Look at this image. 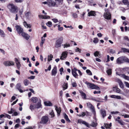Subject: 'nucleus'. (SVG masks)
<instances>
[{
    "label": "nucleus",
    "instance_id": "obj_62",
    "mask_svg": "<svg viewBox=\"0 0 129 129\" xmlns=\"http://www.w3.org/2000/svg\"><path fill=\"white\" fill-rule=\"evenodd\" d=\"M14 112V110L12 108H11L10 111H8V113L10 114Z\"/></svg>",
    "mask_w": 129,
    "mask_h": 129
},
{
    "label": "nucleus",
    "instance_id": "obj_46",
    "mask_svg": "<svg viewBox=\"0 0 129 129\" xmlns=\"http://www.w3.org/2000/svg\"><path fill=\"white\" fill-rule=\"evenodd\" d=\"M86 73L88 74V75H92V73L91 71L89 70H87L86 71Z\"/></svg>",
    "mask_w": 129,
    "mask_h": 129
},
{
    "label": "nucleus",
    "instance_id": "obj_32",
    "mask_svg": "<svg viewBox=\"0 0 129 129\" xmlns=\"http://www.w3.org/2000/svg\"><path fill=\"white\" fill-rule=\"evenodd\" d=\"M16 87L18 90H19L21 87V84L20 83H17L16 86Z\"/></svg>",
    "mask_w": 129,
    "mask_h": 129
},
{
    "label": "nucleus",
    "instance_id": "obj_42",
    "mask_svg": "<svg viewBox=\"0 0 129 129\" xmlns=\"http://www.w3.org/2000/svg\"><path fill=\"white\" fill-rule=\"evenodd\" d=\"M99 40L97 38H94L93 39V42L94 43H97L98 42Z\"/></svg>",
    "mask_w": 129,
    "mask_h": 129
},
{
    "label": "nucleus",
    "instance_id": "obj_35",
    "mask_svg": "<svg viewBox=\"0 0 129 129\" xmlns=\"http://www.w3.org/2000/svg\"><path fill=\"white\" fill-rule=\"evenodd\" d=\"M68 87V84L67 83H64L63 85V90H64L67 89Z\"/></svg>",
    "mask_w": 129,
    "mask_h": 129
},
{
    "label": "nucleus",
    "instance_id": "obj_5",
    "mask_svg": "<svg viewBox=\"0 0 129 129\" xmlns=\"http://www.w3.org/2000/svg\"><path fill=\"white\" fill-rule=\"evenodd\" d=\"M48 5L50 7H57L55 2L52 0H48Z\"/></svg>",
    "mask_w": 129,
    "mask_h": 129
},
{
    "label": "nucleus",
    "instance_id": "obj_4",
    "mask_svg": "<svg viewBox=\"0 0 129 129\" xmlns=\"http://www.w3.org/2000/svg\"><path fill=\"white\" fill-rule=\"evenodd\" d=\"M85 83L87 85L88 88H90L92 89H100V88L99 87L94 84L87 82H85Z\"/></svg>",
    "mask_w": 129,
    "mask_h": 129
},
{
    "label": "nucleus",
    "instance_id": "obj_55",
    "mask_svg": "<svg viewBox=\"0 0 129 129\" xmlns=\"http://www.w3.org/2000/svg\"><path fill=\"white\" fill-rule=\"evenodd\" d=\"M52 20L55 23H56L58 22V20L56 19H53Z\"/></svg>",
    "mask_w": 129,
    "mask_h": 129
},
{
    "label": "nucleus",
    "instance_id": "obj_12",
    "mask_svg": "<svg viewBox=\"0 0 129 129\" xmlns=\"http://www.w3.org/2000/svg\"><path fill=\"white\" fill-rule=\"evenodd\" d=\"M78 122L81 124H84L88 127H89V125L88 123L82 119H79L78 120Z\"/></svg>",
    "mask_w": 129,
    "mask_h": 129
},
{
    "label": "nucleus",
    "instance_id": "obj_15",
    "mask_svg": "<svg viewBox=\"0 0 129 129\" xmlns=\"http://www.w3.org/2000/svg\"><path fill=\"white\" fill-rule=\"evenodd\" d=\"M15 61L17 65V68L18 69H19L21 67V64L19 60L16 58H15Z\"/></svg>",
    "mask_w": 129,
    "mask_h": 129
},
{
    "label": "nucleus",
    "instance_id": "obj_23",
    "mask_svg": "<svg viewBox=\"0 0 129 129\" xmlns=\"http://www.w3.org/2000/svg\"><path fill=\"white\" fill-rule=\"evenodd\" d=\"M36 108L39 109L42 107V105L41 104V101L40 100L39 101L37 102V104L35 105Z\"/></svg>",
    "mask_w": 129,
    "mask_h": 129
},
{
    "label": "nucleus",
    "instance_id": "obj_11",
    "mask_svg": "<svg viewBox=\"0 0 129 129\" xmlns=\"http://www.w3.org/2000/svg\"><path fill=\"white\" fill-rule=\"evenodd\" d=\"M48 120V118L46 116H44L42 118L41 123L44 124H46Z\"/></svg>",
    "mask_w": 129,
    "mask_h": 129
},
{
    "label": "nucleus",
    "instance_id": "obj_2",
    "mask_svg": "<svg viewBox=\"0 0 129 129\" xmlns=\"http://www.w3.org/2000/svg\"><path fill=\"white\" fill-rule=\"evenodd\" d=\"M126 62L129 63V59L125 56H122L118 58L116 60V63L118 64H121Z\"/></svg>",
    "mask_w": 129,
    "mask_h": 129
},
{
    "label": "nucleus",
    "instance_id": "obj_50",
    "mask_svg": "<svg viewBox=\"0 0 129 129\" xmlns=\"http://www.w3.org/2000/svg\"><path fill=\"white\" fill-rule=\"evenodd\" d=\"M50 115L51 116V117H53L55 115L53 110H52L51 112L50 113Z\"/></svg>",
    "mask_w": 129,
    "mask_h": 129
},
{
    "label": "nucleus",
    "instance_id": "obj_17",
    "mask_svg": "<svg viewBox=\"0 0 129 129\" xmlns=\"http://www.w3.org/2000/svg\"><path fill=\"white\" fill-rule=\"evenodd\" d=\"M57 73V67L55 66L54 67L52 71V76H55Z\"/></svg>",
    "mask_w": 129,
    "mask_h": 129
},
{
    "label": "nucleus",
    "instance_id": "obj_54",
    "mask_svg": "<svg viewBox=\"0 0 129 129\" xmlns=\"http://www.w3.org/2000/svg\"><path fill=\"white\" fill-rule=\"evenodd\" d=\"M120 115H121L124 116V118H129V115H126L125 114L124 115L120 114Z\"/></svg>",
    "mask_w": 129,
    "mask_h": 129
},
{
    "label": "nucleus",
    "instance_id": "obj_28",
    "mask_svg": "<svg viewBox=\"0 0 129 129\" xmlns=\"http://www.w3.org/2000/svg\"><path fill=\"white\" fill-rule=\"evenodd\" d=\"M23 83L25 86H27L29 84V82L27 79H26L24 80Z\"/></svg>",
    "mask_w": 129,
    "mask_h": 129
},
{
    "label": "nucleus",
    "instance_id": "obj_22",
    "mask_svg": "<svg viewBox=\"0 0 129 129\" xmlns=\"http://www.w3.org/2000/svg\"><path fill=\"white\" fill-rule=\"evenodd\" d=\"M57 6L58 7L62 4L63 0H55Z\"/></svg>",
    "mask_w": 129,
    "mask_h": 129
},
{
    "label": "nucleus",
    "instance_id": "obj_9",
    "mask_svg": "<svg viewBox=\"0 0 129 129\" xmlns=\"http://www.w3.org/2000/svg\"><path fill=\"white\" fill-rule=\"evenodd\" d=\"M77 69L74 68L72 70V73L73 76L76 78H78V75L76 71Z\"/></svg>",
    "mask_w": 129,
    "mask_h": 129
},
{
    "label": "nucleus",
    "instance_id": "obj_10",
    "mask_svg": "<svg viewBox=\"0 0 129 129\" xmlns=\"http://www.w3.org/2000/svg\"><path fill=\"white\" fill-rule=\"evenodd\" d=\"M104 16L106 19L109 20L111 19V15L109 12H106L104 13Z\"/></svg>",
    "mask_w": 129,
    "mask_h": 129
},
{
    "label": "nucleus",
    "instance_id": "obj_25",
    "mask_svg": "<svg viewBox=\"0 0 129 129\" xmlns=\"http://www.w3.org/2000/svg\"><path fill=\"white\" fill-rule=\"evenodd\" d=\"M121 77L129 81V77L126 76L124 74L121 75Z\"/></svg>",
    "mask_w": 129,
    "mask_h": 129
},
{
    "label": "nucleus",
    "instance_id": "obj_31",
    "mask_svg": "<svg viewBox=\"0 0 129 129\" xmlns=\"http://www.w3.org/2000/svg\"><path fill=\"white\" fill-rule=\"evenodd\" d=\"M123 2L124 5H127V7L129 6V2L127 0H123Z\"/></svg>",
    "mask_w": 129,
    "mask_h": 129
},
{
    "label": "nucleus",
    "instance_id": "obj_18",
    "mask_svg": "<svg viewBox=\"0 0 129 129\" xmlns=\"http://www.w3.org/2000/svg\"><path fill=\"white\" fill-rule=\"evenodd\" d=\"M96 15L95 12L92 11H91L89 12L88 14V16H95Z\"/></svg>",
    "mask_w": 129,
    "mask_h": 129
},
{
    "label": "nucleus",
    "instance_id": "obj_41",
    "mask_svg": "<svg viewBox=\"0 0 129 129\" xmlns=\"http://www.w3.org/2000/svg\"><path fill=\"white\" fill-rule=\"evenodd\" d=\"M122 50L124 52H126L129 53V49H127L125 48H122Z\"/></svg>",
    "mask_w": 129,
    "mask_h": 129
},
{
    "label": "nucleus",
    "instance_id": "obj_56",
    "mask_svg": "<svg viewBox=\"0 0 129 129\" xmlns=\"http://www.w3.org/2000/svg\"><path fill=\"white\" fill-rule=\"evenodd\" d=\"M115 80L116 81L118 82V83L119 84L122 82L118 78H116V79Z\"/></svg>",
    "mask_w": 129,
    "mask_h": 129
},
{
    "label": "nucleus",
    "instance_id": "obj_13",
    "mask_svg": "<svg viewBox=\"0 0 129 129\" xmlns=\"http://www.w3.org/2000/svg\"><path fill=\"white\" fill-rule=\"evenodd\" d=\"M21 35L26 40H28L30 37L29 35L28 34L24 32L22 33Z\"/></svg>",
    "mask_w": 129,
    "mask_h": 129
},
{
    "label": "nucleus",
    "instance_id": "obj_51",
    "mask_svg": "<svg viewBox=\"0 0 129 129\" xmlns=\"http://www.w3.org/2000/svg\"><path fill=\"white\" fill-rule=\"evenodd\" d=\"M119 86L121 88H124V85L123 84V83L121 82H120V83H119Z\"/></svg>",
    "mask_w": 129,
    "mask_h": 129
},
{
    "label": "nucleus",
    "instance_id": "obj_30",
    "mask_svg": "<svg viewBox=\"0 0 129 129\" xmlns=\"http://www.w3.org/2000/svg\"><path fill=\"white\" fill-rule=\"evenodd\" d=\"M0 35L2 37H5V34L4 31L2 29H0Z\"/></svg>",
    "mask_w": 129,
    "mask_h": 129
},
{
    "label": "nucleus",
    "instance_id": "obj_26",
    "mask_svg": "<svg viewBox=\"0 0 129 129\" xmlns=\"http://www.w3.org/2000/svg\"><path fill=\"white\" fill-rule=\"evenodd\" d=\"M23 23L24 26L26 27H27V28H30L31 27V25L29 24H27L26 22L24 21Z\"/></svg>",
    "mask_w": 129,
    "mask_h": 129
},
{
    "label": "nucleus",
    "instance_id": "obj_38",
    "mask_svg": "<svg viewBox=\"0 0 129 129\" xmlns=\"http://www.w3.org/2000/svg\"><path fill=\"white\" fill-rule=\"evenodd\" d=\"M64 117L67 121H68L69 122L70 121V120L69 119L68 116L66 114H64Z\"/></svg>",
    "mask_w": 129,
    "mask_h": 129
},
{
    "label": "nucleus",
    "instance_id": "obj_7",
    "mask_svg": "<svg viewBox=\"0 0 129 129\" xmlns=\"http://www.w3.org/2000/svg\"><path fill=\"white\" fill-rule=\"evenodd\" d=\"M15 27L18 34H21L23 32V29L20 26L16 25Z\"/></svg>",
    "mask_w": 129,
    "mask_h": 129
},
{
    "label": "nucleus",
    "instance_id": "obj_14",
    "mask_svg": "<svg viewBox=\"0 0 129 129\" xmlns=\"http://www.w3.org/2000/svg\"><path fill=\"white\" fill-rule=\"evenodd\" d=\"M40 99H39L38 98L36 97H32L31 99V101L33 103H36L37 102H39Z\"/></svg>",
    "mask_w": 129,
    "mask_h": 129
},
{
    "label": "nucleus",
    "instance_id": "obj_20",
    "mask_svg": "<svg viewBox=\"0 0 129 129\" xmlns=\"http://www.w3.org/2000/svg\"><path fill=\"white\" fill-rule=\"evenodd\" d=\"M113 91L116 92L117 93H122L121 92V90L116 86L113 87Z\"/></svg>",
    "mask_w": 129,
    "mask_h": 129
},
{
    "label": "nucleus",
    "instance_id": "obj_61",
    "mask_svg": "<svg viewBox=\"0 0 129 129\" xmlns=\"http://www.w3.org/2000/svg\"><path fill=\"white\" fill-rule=\"evenodd\" d=\"M70 46V45L69 44H65L64 45V48H67L68 47Z\"/></svg>",
    "mask_w": 129,
    "mask_h": 129
},
{
    "label": "nucleus",
    "instance_id": "obj_52",
    "mask_svg": "<svg viewBox=\"0 0 129 129\" xmlns=\"http://www.w3.org/2000/svg\"><path fill=\"white\" fill-rule=\"evenodd\" d=\"M124 83L125 85V86L129 88V83L126 81L124 82Z\"/></svg>",
    "mask_w": 129,
    "mask_h": 129
},
{
    "label": "nucleus",
    "instance_id": "obj_64",
    "mask_svg": "<svg viewBox=\"0 0 129 129\" xmlns=\"http://www.w3.org/2000/svg\"><path fill=\"white\" fill-rule=\"evenodd\" d=\"M73 17L75 18H76L77 17V15L76 13H74L73 15Z\"/></svg>",
    "mask_w": 129,
    "mask_h": 129
},
{
    "label": "nucleus",
    "instance_id": "obj_34",
    "mask_svg": "<svg viewBox=\"0 0 129 129\" xmlns=\"http://www.w3.org/2000/svg\"><path fill=\"white\" fill-rule=\"evenodd\" d=\"M53 58V55H52L51 54L48 56V61H49L51 60H52V58Z\"/></svg>",
    "mask_w": 129,
    "mask_h": 129
},
{
    "label": "nucleus",
    "instance_id": "obj_36",
    "mask_svg": "<svg viewBox=\"0 0 129 129\" xmlns=\"http://www.w3.org/2000/svg\"><path fill=\"white\" fill-rule=\"evenodd\" d=\"M44 104L45 105L47 106H51L52 105V103L49 102H45Z\"/></svg>",
    "mask_w": 129,
    "mask_h": 129
},
{
    "label": "nucleus",
    "instance_id": "obj_19",
    "mask_svg": "<svg viewBox=\"0 0 129 129\" xmlns=\"http://www.w3.org/2000/svg\"><path fill=\"white\" fill-rule=\"evenodd\" d=\"M24 13L25 16L27 18L29 19L31 17V13L30 11L26 12Z\"/></svg>",
    "mask_w": 129,
    "mask_h": 129
},
{
    "label": "nucleus",
    "instance_id": "obj_49",
    "mask_svg": "<svg viewBox=\"0 0 129 129\" xmlns=\"http://www.w3.org/2000/svg\"><path fill=\"white\" fill-rule=\"evenodd\" d=\"M58 30L59 31H61L63 29V27H60V25H58Z\"/></svg>",
    "mask_w": 129,
    "mask_h": 129
},
{
    "label": "nucleus",
    "instance_id": "obj_40",
    "mask_svg": "<svg viewBox=\"0 0 129 129\" xmlns=\"http://www.w3.org/2000/svg\"><path fill=\"white\" fill-rule=\"evenodd\" d=\"M94 55L95 57L98 56L99 55L100 56V54L98 51H96L94 53Z\"/></svg>",
    "mask_w": 129,
    "mask_h": 129
},
{
    "label": "nucleus",
    "instance_id": "obj_59",
    "mask_svg": "<svg viewBox=\"0 0 129 129\" xmlns=\"http://www.w3.org/2000/svg\"><path fill=\"white\" fill-rule=\"evenodd\" d=\"M24 0H15V2L17 3H21Z\"/></svg>",
    "mask_w": 129,
    "mask_h": 129
},
{
    "label": "nucleus",
    "instance_id": "obj_21",
    "mask_svg": "<svg viewBox=\"0 0 129 129\" xmlns=\"http://www.w3.org/2000/svg\"><path fill=\"white\" fill-rule=\"evenodd\" d=\"M55 110L57 113V114L59 115L61 112V109L60 107H58L56 106H55Z\"/></svg>",
    "mask_w": 129,
    "mask_h": 129
},
{
    "label": "nucleus",
    "instance_id": "obj_44",
    "mask_svg": "<svg viewBox=\"0 0 129 129\" xmlns=\"http://www.w3.org/2000/svg\"><path fill=\"white\" fill-rule=\"evenodd\" d=\"M111 69H109L107 71V73L108 75H111L112 73Z\"/></svg>",
    "mask_w": 129,
    "mask_h": 129
},
{
    "label": "nucleus",
    "instance_id": "obj_24",
    "mask_svg": "<svg viewBox=\"0 0 129 129\" xmlns=\"http://www.w3.org/2000/svg\"><path fill=\"white\" fill-rule=\"evenodd\" d=\"M80 93L81 94V95L82 96V98L83 99H86V95L85 93L82 91H80Z\"/></svg>",
    "mask_w": 129,
    "mask_h": 129
},
{
    "label": "nucleus",
    "instance_id": "obj_3",
    "mask_svg": "<svg viewBox=\"0 0 129 129\" xmlns=\"http://www.w3.org/2000/svg\"><path fill=\"white\" fill-rule=\"evenodd\" d=\"M63 41V38L62 37H61L58 38L56 41L55 45V47L58 48L60 47Z\"/></svg>",
    "mask_w": 129,
    "mask_h": 129
},
{
    "label": "nucleus",
    "instance_id": "obj_48",
    "mask_svg": "<svg viewBox=\"0 0 129 129\" xmlns=\"http://www.w3.org/2000/svg\"><path fill=\"white\" fill-rule=\"evenodd\" d=\"M72 84L73 87H76L77 86V84L75 82H72Z\"/></svg>",
    "mask_w": 129,
    "mask_h": 129
},
{
    "label": "nucleus",
    "instance_id": "obj_47",
    "mask_svg": "<svg viewBox=\"0 0 129 129\" xmlns=\"http://www.w3.org/2000/svg\"><path fill=\"white\" fill-rule=\"evenodd\" d=\"M97 123H95L93 122H92L91 124V126H92L94 127L97 125Z\"/></svg>",
    "mask_w": 129,
    "mask_h": 129
},
{
    "label": "nucleus",
    "instance_id": "obj_58",
    "mask_svg": "<svg viewBox=\"0 0 129 129\" xmlns=\"http://www.w3.org/2000/svg\"><path fill=\"white\" fill-rule=\"evenodd\" d=\"M64 26L66 28H71V29H73V28L71 25L69 26H67L66 25H64Z\"/></svg>",
    "mask_w": 129,
    "mask_h": 129
},
{
    "label": "nucleus",
    "instance_id": "obj_1",
    "mask_svg": "<svg viewBox=\"0 0 129 129\" xmlns=\"http://www.w3.org/2000/svg\"><path fill=\"white\" fill-rule=\"evenodd\" d=\"M7 7L11 13L15 14L18 11V7L13 4H9L7 5Z\"/></svg>",
    "mask_w": 129,
    "mask_h": 129
},
{
    "label": "nucleus",
    "instance_id": "obj_53",
    "mask_svg": "<svg viewBox=\"0 0 129 129\" xmlns=\"http://www.w3.org/2000/svg\"><path fill=\"white\" fill-rule=\"evenodd\" d=\"M75 51L76 52H79L81 53V50L79 49V48L77 47Z\"/></svg>",
    "mask_w": 129,
    "mask_h": 129
},
{
    "label": "nucleus",
    "instance_id": "obj_6",
    "mask_svg": "<svg viewBox=\"0 0 129 129\" xmlns=\"http://www.w3.org/2000/svg\"><path fill=\"white\" fill-rule=\"evenodd\" d=\"M3 64L6 66H9L14 65V63L11 61H6L3 62Z\"/></svg>",
    "mask_w": 129,
    "mask_h": 129
},
{
    "label": "nucleus",
    "instance_id": "obj_60",
    "mask_svg": "<svg viewBox=\"0 0 129 129\" xmlns=\"http://www.w3.org/2000/svg\"><path fill=\"white\" fill-rule=\"evenodd\" d=\"M123 105L124 106H125L127 108H129V105L126 103H123Z\"/></svg>",
    "mask_w": 129,
    "mask_h": 129
},
{
    "label": "nucleus",
    "instance_id": "obj_39",
    "mask_svg": "<svg viewBox=\"0 0 129 129\" xmlns=\"http://www.w3.org/2000/svg\"><path fill=\"white\" fill-rule=\"evenodd\" d=\"M87 105L88 107L90 109L92 107H93V106L91 104V103L90 102H88L87 103Z\"/></svg>",
    "mask_w": 129,
    "mask_h": 129
},
{
    "label": "nucleus",
    "instance_id": "obj_29",
    "mask_svg": "<svg viewBox=\"0 0 129 129\" xmlns=\"http://www.w3.org/2000/svg\"><path fill=\"white\" fill-rule=\"evenodd\" d=\"M45 41V39L43 38V37H42L41 38V41L40 43V46L41 47H42L43 46V44L44 43Z\"/></svg>",
    "mask_w": 129,
    "mask_h": 129
},
{
    "label": "nucleus",
    "instance_id": "obj_45",
    "mask_svg": "<svg viewBox=\"0 0 129 129\" xmlns=\"http://www.w3.org/2000/svg\"><path fill=\"white\" fill-rule=\"evenodd\" d=\"M52 22L50 21L48 22L47 23H46V25L49 27H50L52 26Z\"/></svg>",
    "mask_w": 129,
    "mask_h": 129
},
{
    "label": "nucleus",
    "instance_id": "obj_33",
    "mask_svg": "<svg viewBox=\"0 0 129 129\" xmlns=\"http://www.w3.org/2000/svg\"><path fill=\"white\" fill-rule=\"evenodd\" d=\"M115 120L121 125H123L124 124V123L121 120H118L117 119H116Z\"/></svg>",
    "mask_w": 129,
    "mask_h": 129
},
{
    "label": "nucleus",
    "instance_id": "obj_63",
    "mask_svg": "<svg viewBox=\"0 0 129 129\" xmlns=\"http://www.w3.org/2000/svg\"><path fill=\"white\" fill-rule=\"evenodd\" d=\"M50 18V16H44L43 17V19H47L49 18Z\"/></svg>",
    "mask_w": 129,
    "mask_h": 129
},
{
    "label": "nucleus",
    "instance_id": "obj_27",
    "mask_svg": "<svg viewBox=\"0 0 129 129\" xmlns=\"http://www.w3.org/2000/svg\"><path fill=\"white\" fill-rule=\"evenodd\" d=\"M29 108L32 111L35 109L36 108L35 105L31 104L29 107Z\"/></svg>",
    "mask_w": 129,
    "mask_h": 129
},
{
    "label": "nucleus",
    "instance_id": "obj_43",
    "mask_svg": "<svg viewBox=\"0 0 129 129\" xmlns=\"http://www.w3.org/2000/svg\"><path fill=\"white\" fill-rule=\"evenodd\" d=\"M23 8H22L21 9H20L19 10V15L20 16H21V15H22V13L23 12Z\"/></svg>",
    "mask_w": 129,
    "mask_h": 129
},
{
    "label": "nucleus",
    "instance_id": "obj_16",
    "mask_svg": "<svg viewBox=\"0 0 129 129\" xmlns=\"http://www.w3.org/2000/svg\"><path fill=\"white\" fill-rule=\"evenodd\" d=\"M100 112L101 115L103 118L105 117L106 116V111L104 109H101L100 110Z\"/></svg>",
    "mask_w": 129,
    "mask_h": 129
},
{
    "label": "nucleus",
    "instance_id": "obj_37",
    "mask_svg": "<svg viewBox=\"0 0 129 129\" xmlns=\"http://www.w3.org/2000/svg\"><path fill=\"white\" fill-rule=\"evenodd\" d=\"M90 109L91 110V111L93 113L94 115H95L96 114V112L94 107H93L91 108Z\"/></svg>",
    "mask_w": 129,
    "mask_h": 129
},
{
    "label": "nucleus",
    "instance_id": "obj_8",
    "mask_svg": "<svg viewBox=\"0 0 129 129\" xmlns=\"http://www.w3.org/2000/svg\"><path fill=\"white\" fill-rule=\"evenodd\" d=\"M68 52L67 51L63 52L60 56V59L62 60H64L67 58L68 55Z\"/></svg>",
    "mask_w": 129,
    "mask_h": 129
},
{
    "label": "nucleus",
    "instance_id": "obj_57",
    "mask_svg": "<svg viewBox=\"0 0 129 129\" xmlns=\"http://www.w3.org/2000/svg\"><path fill=\"white\" fill-rule=\"evenodd\" d=\"M110 52L112 54H114L115 53V51L113 49H111L110 50Z\"/></svg>",
    "mask_w": 129,
    "mask_h": 129
}]
</instances>
